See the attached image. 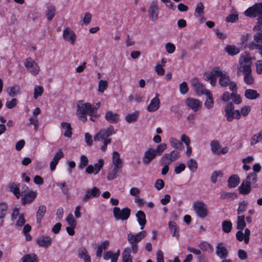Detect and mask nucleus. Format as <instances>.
Listing matches in <instances>:
<instances>
[{
  "mask_svg": "<svg viewBox=\"0 0 262 262\" xmlns=\"http://www.w3.org/2000/svg\"><path fill=\"white\" fill-rule=\"evenodd\" d=\"M251 111V107L246 105L241 108V111H234V106L231 102L228 103L225 108V116L228 122H231L234 118L239 119L241 116H247Z\"/></svg>",
  "mask_w": 262,
  "mask_h": 262,
  "instance_id": "f257e3e1",
  "label": "nucleus"
},
{
  "mask_svg": "<svg viewBox=\"0 0 262 262\" xmlns=\"http://www.w3.org/2000/svg\"><path fill=\"white\" fill-rule=\"evenodd\" d=\"M77 114H89L92 116L95 115L97 112V108L93 107L89 103H83L82 101H78L77 103Z\"/></svg>",
  "mask_w": 262,
  "mask_h": 262,
  "instance_id": "f03ea898",
  "label": "nucleus"
},
{
  "mask_svg": "<svg viewBox=\"0 0 262 262\" xmlns=\"http://www.w3.org/2000/svg\"><path fill=\"white\" fill-rule=\"evenodd\" d=\"M193 209L199 217L205 218L208 215V210L207 206L203 202L196 201L194 202Z\"/></svg>",
  "mask_w": 262,
  "mask_h": 262,
  "instance_id": "7ed1b4c3",
  "label": "nucleus"
},
{
  "mask_svg": "<svg viewBox=\"0 0 262 262\" xmlns=\"http://www.w3.org/2000/svg\"><path fill=\"white\" fill-rule=\"evenodd\" d=\"M116 133L113 126L110 125L108 128L101 129L94 137L95 141H103Z\"/></svg>",
  "mask_w": 262,
  "mask_h": 262,
  "instance_id": "20e7f679",
  "label": "nucleus"
},
{
  "mask_svg": "<svg viewBox=\"0 0 262 262\" xmlns=\"http://www.w3.org/2000/svg\"><path fill=\"white\" fill-rule=\"evenodd\" d=\"M130 209L127 207L120 209V208L115 207L113 209L114 217L116 220H121L122 221L128 219L130 216Z\"/></svg>",
  "mask_w": 262,
  "mask_h": 262,
  "instance_id": "39448f33",
  "label": "nucleus"
},
{
  "mask_svg": "<svg viewBox=\"0 0 262 262\" xmlns=\"http://www.w3.org/2000/svg\"><path fill=\"white\" fill-rule=\"evenodd\" d=\"M215 73L219 77V84L222 87H227L230 81V77L225 71L219 68H214Z\"/></svg>",
  "mask_w": 262,
  "mask_h": 262,
  "instance_id": "423d86ee",
  "label": "nucleus"
},
{
  "mask_svg": "<svg viewBox=\"0 0 262 262\" xmlns=\"http://www.w3.org/2000/svg\"><path fill=\"white\" fill-rule=\"evenodd\" d=\"M180 157L179 151L172 150L168 154H164L161 158V164L170 165L172 162L177 160Z\"/></svg>",
  "mask_w": 262,
  "mask_h": 262,
  "instance_id": "0eeeda50",
  "label": "nucleus"
},
{
  "mask_svg": "<svg viewBox=\"0 0 262 262\" xmlns=\"http://www.w3.org/2000/svg\"><path fill=\"white\" fill-rule=\"evenodd\" d=\"M148 12L149 18L151 21H156L158 19L159 7L157 1L151 2Z\"/></svg>",
  "mask_w": 262,
  "mask_h": 262,
  "instance_id": "6e6552de",
  "label": "nucleus"
},
{
  "mask_svg": "<svg viewBox=\"0 0 262 262\" xmlns=\"http://www.w3.org/2000/svg\"><path fill=\"white\" fill-rule=\"evenodd\" d=\"M27 70L33 75H36L40 71L38 64L31 58H28L25 62Z\"/></svg>",
  "mask_w": 262,
  "mask_h": 262,
  "instance_id": "1a4fd4ad",
  "label": "nucleus"
},
{
  "mask_svg": "<svg viewBox=\"0 0 262 262\" xmlns=\"http://www.w3.org/2000/svg\"><path fill=\"white\" fill-rule=\"evenodd\" d=\"M100 190L96 187H93L91 189H88L85 191V195L82 198L81 201L83 203H86L89 200L98 197L100 194Z\"/></svg>",
  "mask_w": 262,
  "mask_h": 262,
  "instance_id": "9d476101",
  "label": "nucleus"
},
{
  "mask_svg": "<svg viewBox=\"0 0 262 262\" xmlns=\"http://www.w3.org/2000/svg\"><path fill=\"white\" fill-rule=\"evenodd\" d=\"M191 84L198 95H205L209 91L205 88L204 85L196 78H194L191 80Z\"/></svg>",
  "mask_w": 262,
  "mask_h": 262,
  "instance_id": "9b49d317",
  "label": "nucleus"
},
{
  "mask_svg": "<svg viewBox=\"0 0 262 262\" xmlns=\"http://www.w3.org/2000/svg\"><path fill=\"white\" fill-rule=\"evenodd\" d=\"M186 104L189 108L193 111L196 112L202 106V103L198 99L192 98H188L186 100Z\"/></svg>",
  "mask_w": 262,
  "mask_h": 262,
  "instance_id": "f8f14e48",
  "label": "nucleus"
},
{
  "mask_svg": "<svg viewBox=\"0 0 262 262\" xmlns=\"http://www.w3.org/2000/svg\"><path fill=\"white\" fill-rule=\"evenodd\" d=\"M215 253L220 258H226L228 252L223 243H220L216 246Z\"/></svg>",
  "mask_w": 262,
  "mask_h": 262,
  "instance_id": "ddd939ff",
  "label": "nucleus"
},
{
  "mask_svg": "<svg viewBox=\"0 0 262 262\" xmlns=\"http://www.w3.org/2000/svg\"><path fill=\"white\" fill-rule=\"evenodd\" d=\"M157 154L155 151V149L152 148H149L147 150L142 158L143 162L145 165H148L149 163L153 160L156 157Z\"/></svg>",
  "mask_w": 262,
  "mask_h": 262,
  "instance_id": "4468645a",
  "label": "nucleus"
},
{
  "mask_svg": "<svg viewBox=\"0 0 262 262\" xmlns=\"http://www.w3.org/2000/svg\"><path fill=\"white\" fill-rule=\"evenodd\" d=\"M146 235V232L145 231H142L136 235L129 233L128 234L127 239L130 244H136L144 238Z\"/></svg>",
  "mask_w": 262,
  "mask_h": 262,
  "instance_id": "2eb2a0df",
  "label": "nucleus"
},
{
  "mask_svg": "<svg viewBox=\"0 0 262 262\" xmlns=\"http://www.w3.org/2000/svg\"><path fill=\"white\" fill-rule=\"evenodd\" d=\"M63 37L65 40L70 42L72 45L74 44L76 40V35L70 28H67L63 30Z\"/></svg>",
  "mask_w": 262,
  "mask_h": 262,
  "instance_id": "dca6fc26",
  "label": "nucleus"
},
{
  "mask_svg": "<svg viewBox=\"0 0 262 262\" xmlns=\"http://www.w3.org/2000/svg\"><path fill=\"white\" fill-rule=\"evenodd\" d=\"M21 195L23 196L22 203L25 205L31 203L36 196L37 193L32 191H27V192Z\"/></svg>",
  "mask_w": 262,
  "mask_h": 262,
  "instance_id": "f3484780",
  "label": "nucleus"
},
{
  "mask_svg": "<svg viewBox=\"0 0 262 262\" xmlns=\"http://www.w3.org/2000/svg\"><path fill=\"white\" fill-rule=\"evenodd\" d=\"M250 235V231L249 229L247 228L245 230L244 233L242 230L238 231L236 233V237L237 239L240 242L244 240L246 244H248L249 242Z\"/></svg>",
  "mask_w": 262,
  "mask_h": 262,
  "instance_id": "a211bd4d",
  "label": "nucleus"
},
{
  "mask_svg": "<svg viewBox=\"0 0 262 262\" xmlns=\"http://www.w3.org/2000/svg\"><path fill=\"white\" fill-rule=\"evenodd\" d=\"M159 96L160 95L157 93L156 97L151 100L150 103L147 106V108L148 112H155L158 110L160 103V100L159 99Z\"/></svg>",
  "mask_w": 262,
  "mask_h": 262,
  "instance_id": "6ab92c4d",
  "label": "nucleus"
},
{
  "mask_svg": "<svg viewBox=\"0 0 262 262\" xmlns=\"http://www.w3.org/2000/svg\"><path fill=\"white\" fill-rule=\"evenodd\" d=\"M258 6V4H256L254 5L253 6L248 8L245 12V14L251 17H254L258 16L259 17L258 13L260 10H261V8Z\"/></svg>",
  "mask_w": 262,
  "mask_h": 262,
  "instance_id": "aec40b11",
  "label": "nucleus"
},
{
  "mask_svg": "<svg viewBox=\"0 0 262 262\" xmlns=\"http://www.w3.org/2000/svg\"><path fill=\"white\" fill-rule=\"evenodd\" d=\"M63 156L64 154L61 150H59L55 154L50 164V169L52 171L55 169L56 166L58 164L59 160L63 158Z\"/></svg>",
  "mask_w": 262,
  "mask_h": 262,
  "instance_id": "412c9836",
  "label": "nucleus"
},
{
  "mask_svg": "<svg viewBox=\"0 0 262 262\" xmlns=\"http://www.w3.org/2000/svg\"><path fill=\"white\" fill-rule=\"evenodd\" d=\"M37 243L40 247L47 248L52 244V239L49 236H42L37 239Z\"/></svg>",
  "mask_w": 262,
  "mask_h": 262,
  "instance_id": "4be33fe9",
  "label": "nucleus"
},
{
  "mask_svg": "<svg viewBox=\"0 0 262 262\" xmlns=\"http://www.w3.org/2000/svg\"><path fill=\"white\" fill-rule=\"evenodd\" d=\"M119 255L120 251L119 250L116 253L112 251H108L104 253L103 258L106 260L111 259V262H117Z\"/></svg>",
  "mask_w": 262,
  "mask_h": 262,
  "instance_id": "5701e85b",
  "label": "nucleus"
},
{
  "mask_svg": "<svg viewBox=\"0 0 262 262\" xmlns=\"http://www.w3.org/2000/svg\"><path fill=\"white\" fill-rule=\"evenodd\" d=\"M105 119L111 123H117L119 120V115L112 111H107L105 113Z\"/></svg>",
  "mask_w": 262,
  "mask_h": 262,
  "instance_id": "b1692460",
  "label": "nucleus"
},
{
  "mask_svg": "<svg viewBox=\"0 0 262 262\" xmlns=\"http://www.w3.org/2000/svg\"><path fill=\"white\" fill-rule=\"evenodd\" d=\"M8 206L5 203H0V227H2L4 223V219L7 214Z\"/></svg>",
  "mask_w": 262,
  "mask_h": 262,
  "instance_id": "393cba45",
  "label": "nucleus"
},
{
  "mask_svg": "<svg viewBox=\"0 0 262 262\" xmlns=\"http://www.w3.org/2000/svg\"><path fill=\"white\" fill-rule=\"evenodd\" d=\"M216 75L215 73L214 68L211 72L206 73L204 74V79L206 81H210L212 86H215L216 83Z\"/></svg>",
  "mask_w": 262,
  "mask_h": 262,
  "instance_id": "a878e982",
  "label": "nucleus"
},
{
  "mask_svg": "<svg viewBox=\"0 0 262 262\" xmlns=\"http://www.w3.org/2000/svg\"><path fill=\"white\" fill-rule=\"evenodd\" d=\"M238 190L240 193L244 195L248 194L251 191V184L247 181H243L238 187Z\"/></svg>",
  "mask_w": 262,
  "mask_h": 262,
  "instance_id": "bb28decb",
  "label": "nucleus"
},
{
  "mask_svg": "<svg viewBox=\"0 0 262 262\" xmlns=\"http://www.w3.org/2000/svg\"><path fill=\"white\" fill-rule=\"evenodd\" d=\"M136 216L138 219L139 225L141 226V229L142 230L146 223L145 214L143 211L139 210L136 213Z\"/></svg>",
  "mask_w": 262,
  "mask_h": 262,
  "instance_id": "cd10ccee",
  "label": "nucleus"
},
{
  "mask_svg": "<svg viewBox=\"0 0 262 262\" xmlns=\"http://www.w3.org/2000/svg\"><path fill=\"white\" fill-rule=\"evenodd\" d=\"M78 255L80 258L83 259L84 262H91V257L85 248L81 247L79 249Z\"/></svg>",
  "mask_w": 262,
  "mask_h": 262,
  "instance_id": "c85d7f7f",
  "label": "nucleus"
},
{
  "mask_svg": "<svg viewBox=\"0 0 262 262\" xmlns=\"http://www.w3.org/2000/svg\"><path fill=\"white\" fill-rule=\"evenodd\" d=\"M9 188L10 191L12 192L17 199H19L21 193L18 184L15 183H10L9 184Z\"/></svg>",
  "mask_w": 262,
  "mask_h": 262,
  "instance_id": "c756f323",
  "label": "nucleus"
},
{
  "mask_svg": "<svg viewBox=\"0 0 262 262\" xmlns=\"http://www.w3.org/2000/svg\"><path fill=\"white\" fill-rule=\"evenodd\" d=\"M169 142L171 145L175 149L174 150L179 151L180 152V151L182 149L183 147V143L176 138L173 137L170 138Z\"/></svg>",
  "mask_w": 262,
  "mask_h": 262,
  "instance_id": "7c9ffc66",
  "label": "nucleus"
},
{
  "mask_svg": "<svg viewBox=\"0 0 262 262\" xmlns=\"http://www.w3.org/2000/svg\"><path fill=\"white\" fill-rule=\"evenodd\" d=\"M240 182L239 177L237 175L231 176L228 180V186L229 188L236 187Z\"/></svg>",
  "mask_w": 262,
  "mask_h": 262,
  "instance_id": "2f4dec72",
  "label": "nucleus"
},
{
  "mask_svg": "<svg viewBox=\"0 0 262 262\" xmlns=\"http://www.w3.org/2000/svg\"><path fill=\"white\" fill-rule=\"evenodd\" d=\"M46 212V207L45 205H41L39 207L36 213L37 223L40 225L41 220Z\"/></svg>",
  "mask_w": 262,
  "mask_h": 262,
  "instance_id": "473e14b6",
  "label": "nucleus"
},
{
  "mask_svg": "<svg viewBox=\"0 0 262 262\" xmlns=\"http://www.w3.org/2000/svg\"><path fill=\"white\" fill-rule=\"evenodd\" d=\"M211 150L213 154L220 155V150L221 149V145L219 142L217 140H213L210 143Z\"/></svg>",
  "mask_w": 262,
  "mask_h": 262,
  "instance_id": "72a5a7b5",
  "label": "nucleus"
},
{
  "mask_svg": "<svg viewBox=\"0 0 262 262\" xmlns=\"http://www.w3.org/2000/svg\"><path fill=\"white\" fill-rule=\"evenodd\" d=\"M168 226L172 236H175L177 239H178L179 237V232L176 223L170 221L168 223Z\"/></svg>",
  "mask_w": 262,
  "mask_h": 262,
  "instance_id": "f704fd0d",
  "label": "nucleus"
},
{
  "mask_svg": "<svg viewBox=\"0 0 262 262\" xmlns=\"http://www.w3.org/2000/svg\"><path fill=\"white\" fill-rule=\"evenodd\" d=\"M245 96L248 99H255L259 97V94L256 90L248 89L245 91Z\"/></svg>",
  "mask_w": 262,
  "mask_h": 262,
  "instance_id": "c9c22d12",
  "label": "nucleus"
},
{
  "mask_svg": "<svg viewBox=\"0 0 262 262\" xmlns=\"http://www.w3.org/2000/svg\"><path fill=\"white\" fill-rule=\"evenodd\" d=\"M113 163L114 166L122 168V160L120 158L119 154L117 151L113 153Z\"/></svg>",
  "mask_w": 262,
  "mask_h": 262,
  "instance_id": "e433bc0d",
  "label": "nucleus"
},
{
  "mask_svg": "<svg viewBox=\"0 0 262 262\" xmlns=\"http://www.w3.org/2000/svg\"><path fill=\"white\" fill-rule=\"evenodd\" d=\"M56 8L54 6H48L47 8L46 16L49 21L53 19L55 15Z\"/></svg>",
  "mask_w": 262,
  "mask_h": 262,
  "instance_id": "4c0bfd02",
  "label": "nucleus"
},
{
  "mask_svg": "<svg viewBox=\"0 0 262 262\" xmlns=\"http://www.w3.org/2000/svg\"><path fill=\"white\" fill-rule=\"evenodd\" d=\"M241 72H242L244 75L251 74L252 70L251 66L249 64H241L240 67L238 69L237 75H239Z\"/></svg>",
  "mask_w": 262,
  "mask_h": 262,
  "instance_id": "58836bf2",
  "label": "nucleus"
},
{
  "mask_svg": "<svg viewBox=\"0 0 262 262\" xmlns=\"http://www.w3.org/2000/svg\"><path fill=\"white\" fill-rule=\"evenodd\" d=\"M131 248L127 247L122 253V262H132V257L130 255Z\"/></svg>",
  "mask_w": 262,
  "mask_h": 262,
  "instance_id": "ea45409f",
  "label": "nucleus"
},
{
  "mask_svg": "<svg viewBox=\"0 0 262 262\" xmlns=\"http://www.w3.org/2000/svg\"><path fill=\"white\" fill-rule=\"evenodd\" d=\"M23 262H38L37 256L34 253L25 255L21 258Z\"/></svg>",
  "mask_w": 262,
  "mask_h": 262,
  "instance_id": "a19ab883",
  "label": "nucleus"
},
{
  "mask_svg": "<svg viewBox=\"0 0 262 262\" xmlns=\"http://www.w3.org/2000/svg\"><path fill=\"white\" fill-rule=\"evenodd\" d=\"M262 141V130L254 134L251 138L250 144L254 145Z\"/></svg>",
  "mask_w": 262,
  "mask_h": 262,
  "instance_id": "79ce46f5",
  "label": "nucleus"
},
{
  "mask_svg": "<svg viewBox=\"0 0 262 262\" xmlns=\"http://www.w3.org/2000/svg\"><path fill=\"white\" fill-rule=\"evenodd\" d=\"M205 95L207 97V99L205 102V105L208 109H210L213 107L214 105V101L212 98V96L210 91L207 92V93H206Z\"/></svg>",
  "mask_w": 262,
  "mask_h": 262,
  "instance_id": "37998d69",
  "label": "nucleus"
},
{
  "mask_svg": "<svg viewBox=\"0 0 262 262\" xmlns=\"http://www.w3.org/2000/svg\"><path fill=\"white\" fill-rule=\"evenodd\" d=\"M246 226L245 216L244 215H238L237 218V229L239 230V231L242 230Z\"/></svg>",
  "mask_w": 262,
  "mask_h": 262,
  "instance_id": "c03bdc74",
  "label": "nucleus"
},
{
  "mask_svg": "<svg viewBox=\"0 0 262 262\" xmlns=\"http://www.w3.org/2000/svg\"><path fill=\"white\" fill-rule=\"evenodd\" d=\"M61 125L63 129L66 130L64 133V136L68 138L71 137L72 134L71 124L68 122H62Z\"/></svg>",
  "mask_w": 262,
  "mask_h": 262,
  "instance_id": "a18cd8bd",
  "label": "nucleus"
},
{
  "mask_svg": "<svg viewBox=\"0 0 262 262\" xmlns=\"http://www.w3.org/2000/svg\"><path fill=\"white\" fill-rule=\"evenodd\" d=\"M236 198L237 195L235 193L227 192L225 191L221 193V199L223 200L228 199L229 200H233Z\"/></svg>",
  "mask_w": 262,
  "mask_h": 262,
  "instance_id": "49530a36",
  "label": "nucleus"
},
{
  "mask_svg": "<svg viewBox=\"0 0 262 262\" xmlns=\"http://www.w3.org/2000/svg\"><path fill=\"white\" fill-rule=\"evenodd\" d=\"M121 168L114 166V168L111 169L108 172L107 179L108 181L114 180L116 177L117 173L118 172L119 169Z\"/></svg>",
  "mask_w": 262,
  "mask_h": 262,
  "instance_id": "de8ad7c7",
  "label": "nucleus"
},
{
  "mask_svg": "<svg viewBox=\"0 0 262 262\" xmlns=\"http://www.w3.org/2000/svg\"><path fill=\"white\" fill-rule=\"evenodd\" d=\"M139 112L136 111L132 114H128L125 116V120L128 123L134 122L137 120Z\"/></svg>",
  "mask_w": 262,
  "mask_h": 262,
  "instance_id": "09e8293b",
  "label": "nucleus"
},
{
  "mask_svg": "<svg viewBox=\"0 0 262 262\" xmlns=\"http://www.w3.org/2000/svg\"><path fill=\"white\" fill-rule=\"evenodd\" d=\"M187 166L189 170L192 172L196 171L198 168V163L196 161L193 159H190L187 163Z\"/></svg>",
  "mask_w": 262,
  "mask_h": 262,
  "instance_id": "8fccbe9b",
  "label": "nucleus"
},
{
  "mask_svg": "<svg viewBox=\"0 0 262 262\" xmlns=\"http://www.w3.org/2000/svg\"><path fill=\"white\" fill-rule=\"evenodd\" d=\"M225 49L228 54L231 55H236L239 52V49L234 46L228 45Z\"/></svg>",
  "mask_w": 262,
  "mask_h": 262,
  "instance_id": "3c124183",
  "label": "nucleus"
},
{
  "mask_svg": "<svg viewBox=\"0 0 262 262\" xmlns=\"http://www.w3.org/2000/svg\"><path fill=\"white\" fill-rule=\"evenodd\" d=\"M232 227V223L229 221H224L222 222V229L225 233H229Z\"/></svg>",
  "mask_w": 262,
  "mask_h": 262,
  "instance_id": "603ef678",
  "label": "nucleus"
},
{
  "mask_svg": "<svg viewBox=\"0 0 262 262\" xmlns=\"http://www.w3.org/2000/svg\"><path fill=\"white\" fill-rule=\"evenodd\" d=\"M199 247L204 251H207L210 250L212 252L213 250V247L206 242H203L199 244Z\"/></svg>",
  "mask_w": 262,
  "mask_h": 262,
  "instance_id": "864d4df0",
  "label": "nucleus"
},
{
  "mask_svg": "<svg viewBox=\"0 0 262 262\" xmlns=\"http://www.w3.org/2000/svg\"><path fill=\"white\" fill-rule=\"evenodd\" d=\"M248 202L246 201H243L238 204V207L237 210V213L239 215L241 214L246 210Z\"/></svg>",
  "mask_w": 262,
  "mask_h": 262,
  "instance_id": "5fc2aeb1",
  "label": "nucleus"
},
{
  "mask_svg": "<svg viewBox=\"0 0 262 262\" xmlns=\"http://www.w3.org/2000/svg\"><path fill=\"white\" fill-rule=\"evenodd\" d=\"M19 92V88L18 85L9 87L8 89V94L11 97L15 96Z\"/></svg>",
  "mask_w": 262,
  "mask_h": 262,
  "instance_id": "6e6d98bb",
  "label": "nucleus"
},
{
  "mask_svg": "<svg viewBox=\"0 0 262 262\" xmlns=\"http://www.w3.org/2000/svg\"><path fill=\"white\" fill-rule=\"evenodd\" d=\"M167 145L165 143H161L159 144L156 149H155V151L157 155H161L162 153L166 149Z\"/></svg>",
  "mask_w": 262,
  "mask_h": 262,
  "instance_id": "4d7b16f0",
  "label": "nucleus"
},
{
  "mask_svg": "<svg viewBox=\"0 0 262 262\" xmlns=\"http://www.w3.org/2000/svg\"><path fill=\"white\" fill-rule=\"evenodd\" d=\"M89 160L88 158L82 155L80 157V163L78 165V167L80 169L84 168L88 164Z\"/></svg>",
  "mask_w": 262,
  "mask_h": 262,
  "instance_id": "13d9d810",
  "label": "nucleus"
},
{
  "mask_svg": "<svg viewBox=\"0 0 262 262\" xmlns=\"http://www.w3.org/2000/svg\"><path fill=\"white\" fill-rule=\"evenodd\" d=\"M108 82L106 80H100L98 84V91L103 93L107 88Z\"/></svg>",
  "mask_w": 262,
  "mask_h": 262,
  "instance_id": "bf43d9fd",
  "label": "nucleus"
},
{
  "mask_svg": "<svg viewBox=\"0 0 262 262\" xmlns=\"http://www.w3.org/2000/svg\"><path fill=\"white\" fill-rule=\"evenodd\" d=\"M43 92V89L42 86H36L34 88V98L35 99H37L39 96L42 95Z\"/></svg>",
  "mask_w": 262,
  "mask_h": 262,
  "instance_id": "052dcab7",
  "label": "nucleus"
},
{
  "mask_svg": "<svg viewBox=\"0 0 262 262\" xmlns=\"http://www.w3.org/2000/svg\"><path fill=\"white\" fill-rule=\"evenodd\" d=\"M223 173L221 171H215L212 172L211 180L213 183H215L219 177H223Z\"/></svg>",
  "mask_w": 262,
  "mask_h": 262,
  "instance_id": "680f3d73",
  "label": "nucleus"
},
{
  "mask_svg": "<svg viewBox=\"0 0 262 262\" xmlns=\"http://www.w3.org/2000/svg\"><path fill=\"white\" fill-rule=\"evenodd\" d=\"M257 175L255 172H251L247 177V181L249 183L254 184L256 182Z\"/></svg>",
  "mask_w": 262,
  "mask_h": 262,
  "instance_id": "e2e57ef3",
  "label": "nucleus"
},
{
  "mask_svg": "<svg viewBox=\"0 0 262 262\" xmlns=\"http://www.w3.org/2000/svg\"><path fill=\"white\" fill-rule=\"evenodd\" d=\"M248 47L250 50L258 49L259 51L260 49H262V44L257 43L253 40L250 42Z\"/></svg>",
  "mask_w": 262,
  "mask_h": 262,
  "instance_id": "0e129e2a",
  "label": "nucleus"
},
{
  "mask_svg": "<svg viewBox=\"0 0 262 262\" xmlns=\"http://www.w3.org/2000/svg\"><path fill=\"white\" fill-rule=\"evenodd\" d=\"M244 81L245 82L249 85L252 84L254 82V79L251 74L247 75H244Z\"/></svg>",
  "mask_w": 262,
  "mask_h": 262,
  "instance_id": "69168bd1",
  "label": "nucleus"
},
{
  "mask_svg": "<svg viewBox=\"0 0 262 262\" xmlns=\"http://www.w3.org/2000/svg\"><path fill=\"white\" fill-rule=\"evenodd\" d=\"M180 92L182 94H185L188 91V87L186 82L184 81L180 84Z\"/></svg>",
  "mask_w": 262,
  "mask_h": 262,
  "instance_id": "338daca9",
  "label": "nucleus"
},
{
  "mask_svg": "<svg viewBox=\"0 0 262 262\" xmlns=\"http://www.w3.org/2000/svg\"><path fill=\"white\" fill-rule=\"evenodd\" d=\"M66 221L70 226L76 227V221L74 219L72 214L70 213L68 214L66 218Z\"/></svg>",
  "mask_w": 262,
  "mask_h": 262,
  "instance_id": "774afa93",
  "label": "nucleus"
}]
</instances>
